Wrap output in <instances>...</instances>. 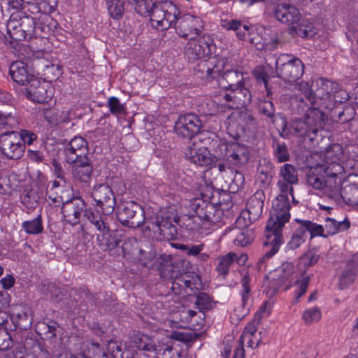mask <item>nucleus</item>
<instances>
[{
    "instance_id": "1",
    "label": "nucleus",
    "mask_w": 358,
    "mask_h": 358,
    "mask_svg": "<svg viewBox=\"0 0 358 358\" xmlns=\"http://www.w3.org/2000/svg\"><path fill=\"white\" fill-rule=\"evenodd\" d=\"M279 180L277 186L280 190L279 194L272 202L270 217L265 230L264 246L267 249L259 259L257 267L259 271L266 268V261L273 257L284 243L282 229L285 224L290 219L291 204L287 193L292 194L294 185L299 182L298 171L290 164H285L280 168Z\"/></svg>"
},
{
    "instance_id": "2",
    "label": "nucleus",
    "mask_w": 358,
    "mask_h": 358,
    "mask_svg": "<svg viewBox=\"0 0 358 358\" xmlns=\"http://www.w3.org/2000/svg\"><path fill=\"white\" fill-rule=\"evenodd\" d=\"M300 95L293 98L291 105L296 107L298 113H302L308 106V103L311 106L307 110L303 119L295 118L289 123L290 133L299 136L307 138L310 141H313L318 131L324 125L325 115L319 108L320 107L328 108L327 99L331 96L329 91H302Z\"/></svg>"
},
{
    "instance_id": "3",
    "label": "nucleus",
    "mask_w": 358,
    "mask_h": 358,
    "mask_svg": "<svg viewBox=\"0 0 358 358\" xmlns=\"http://www.w3.org/2000/svg\"><path fill=\"white\" fill-rule=\"evenodd\" d=\"M266 15L289 26V33L301 38H312L317 34V29L308 20L301 19L299 10L292 5L278 0H271L267 6Z\"/></svg>"
},
{
    "instance_id": "4",
    "label": "nucleus",
    "mask_w": 358,
    "mask_h": 358,
    "mask_svg": "<svg viewBox=\"0 0 358 358\" xmlns=\"http://www.w3.org/2000/svg\"><path fill=\"white\" fill-rule=\"evenodd\" d=\"M136 13L148 17L153 28L159 31L172 27L178 14V8L172 1L157 0H131Z\"/></svg>"
},
{
    "instance_id": "5",
    "label": "nucleus",
    "mask_w": 358,
    "mask_h": 358,
    "mask_svg": "<svg viewBox=\"0 0 358 358\" xmlns=\"http://www.w3.org/2000/svg\"><path fill=\"white\" fill-rule=\"evenodd\" d=\"M36 23L31 15L21 11L13 13L6 24L9 43L12 45L36 37Z\"/></svg>"
},
{
    "instance_id": "6",
    "label": "nucleus",
    "mask_w": 358,
    "mask_h": 358,
    "mask_svg": "<svg viewBox=\"0 0 358 358\" xmlns=\"http://www.w3.org/2000/svg\"><path fill=\"white\" fill-rule=\"evenodd\" d=\"M342 147L339 144H334L325 152L324 192L336 193L340 189L341 176L344 172V168L340 163Z\"/></svg>"
},
{
    "instance_id": "7",
    "label": "nucleus",
    "mask_w": 358,
    "mask_h": 358,
    "mask_svg": "<svg viewBox=\"0 0 358 358\" xmlns=\"http://www.w3.org/2000/svg\"><path fill=\"white\" fill-rule=\"evenodd\" d=\"M171 280V289L176 295H194L203 288V284L199 275L194 272L180 273L169 276Z\"/></svg>"
},
{
    "instance_id": "8",
    "label": "nucleus",
    "mask_w": 358,
    "mask_h": 358,
    "mask_svg": "<svg viewBox=\"0 0 358 358\" xmlns=\"http://www.w3.org/2000/svg\"><path fill=\"white\" fill-rule=\"evenodd\" d=\"M96 296L90 293L87 288L82 287L78 290L71 292L70 299L66 302L65 308L71 318L85 317L89 309V303L96 306Z\"/></svg>"
},
{
    "instance_id": "9",
    "label": "nucleus",
    "mask_w": 358,
    "mask_h": 358,
    "mask_svg": "<svg viewBox=\"0 0 358 358\" xmlns=\"http://www.w3.org/2000/svg\"><path fill=\"white\" fill-rule=\"evenodd\" d=\"M275 66L278 76L289 83L296 81L303 73V62L292 55H280L276 59Z\"/></svg>"
},
{
    "instance_id": "10",
    "label": "nucleus",
    "mask_w": 358,
    "mask_h": 358,
    "mask_svg": "<svg viewBox=\"0 0 358 358\" xmlns=\"http://www.w3.org/2000/svg\"><path fill=\"white\" fill-rule=\"evenodd\" d=\"M91 196L97 213L107 216L113 214L116 206V199L108 185L106 183L95 185L92 189Z\"/></svg>"
},
{
    "instance_id": "11",
    "label": "nucleus",
    "mask_w": 358,
    "mask_h": 358,
    "mask_svg": "<svg viewBox=\"0 0 358 358\" xmlns=\"http://www.w3.org/2000/svg\"><path fill=\"white\" fill-rule=\"evenodd\" d=\"M215 50L213 39L208 34L189 38L185 47V55L189 62H194L209 56Z\"/></svg>"
},
{
    "instance_id": "12",
    "label": "nucleus",
    "mask_w": 358,
    "mask_h": 358,
    "mask_svg": "<svg viewBox=\"0 0 358 358\" xmlns=\"http://www.w3.org/2000/svg\"><path fill=\"white\" fill-rule=\"evenodd\" d=\"M264 194L262 192H255L248 201L246 209L242 210L236 218L235 224L238 227H248L259 220L263 212Z\"/></svg>"
},
{
    "instance_id": "13",
    "label": "nucleus",
    "mask_w": 358,
    "mask_h": 358,
    "mask_svg": "<svg viewBox=\"0 0 358 358\" xmlns=\"http://www.w3.org/2000/svg\"><path fill=\"white\" fill-rule=\"evenodd\" d=\"M178 13H180L178 12ZM177 15L173 22L177 34L182 38H195L199 36L203 30V22L200 17L185 14L179 17Z\"/></svg>"
},
{
    "instance_id": "14",
    "label": "nucleus",
    "mask_w": 358,
    "mask_h": 358,
    "mask_svg": "<svg viewBox=\"0 0 358 358\" xmlns=\"http://www.w3.org/2000/svg\"><path fill=\"white\" fill-rule=\"evenodd\" d=\"M24 150L25 146L21 143L17 131H7L0 135V151L7 159H20L24 155Z\"/></svg>"
},
{
    "instance_id": "15",
    "label": "nucleus",
    "mask_w": 358,
    "mask_h": 358,
    "mask_svg": "<svg viewBox=\"0 0 358 358\" xmlns=\"http://www.w3.org/2000/svg\"><path fill=\"white\" fill-rule=\"evenodd\" d=\"M90 209L87 208V204L81 197H74L63 202L61 208L66 222L73 227L80 222L82 217L86 218V213Z\"/></svg>"
},
{
    "instance_id": "16",
    "label": "nucleus",
    "mask_w": 358,
    "mask_h": 358,
    "mask_svg": "<svg viewBox=\"0 0 358 358\" xmlns=\"http://www.w3.org/2000/svg\"><path fill=\"white\" fill-rule=\"evenodd\" d=\"M202 123L199 116L194 113L180 115L175 122L176 134L182 138L192 139L198 134Z\"/></svg>"
},
{
    "instance_id": "17",
    "label": "nucleus",
    "mask_w": 358,
    "mask_h": 358,
    "mask_svg": "<svg viewBox=\"0 0 358 358\" xmlns=\"http://www.w3.org/2000/svg\"><path fill=\"white\" fill-rule=\"evenodd\" d=\"M117 217L123 226L136 229L144 223L145 211L141 206L131 201L123 206L118 212Z\"/></svg>"
},
{
    "instance_id": "18",
    "label": "nucleus",
    "mask_w": 358,
    "mask_h": 358,
    "mask_svg": "<svg viewBox=\"0 0 358 358\" xmlns=\"http://www.w3.org/2000/svg\"><path fill=\"white\" fill-rule=\"evenodd\" d=\"M220 150L224 151V158L227 163L236 167L245 166L250 159L248 148L236 142H227L220 145Z\"/></svg>"
},
{
    "instance_id": "19",
    "label": "nucleus",
    "mask_w": 358,
    "mask_h": 358,
    "mask_svg": "<svg viewBox=\"0 0 358 358\" xmlns=\"http://www.w3.org/2000/svg\"><path fill=\"white\" fill-rule=\"evenodd\" d=\"M191 208L201 222L216 224L221 221L223 215L222 209L218 208L215 203L199 198H196L192 201Z\"/></svg>"
},
{
    "instance_id": "20",
    "label": "nucleus",
    "mask_w": 358,
    "mask_h": 358,
    "mask_svg": "<svg viewBox=\"0 0 358 358\" xmlns=\"http://www.w3.org/2000/svg\"><path fill=\"white\" fill-rule=\"evenodd\" d=\"M231 63V59L229 57H221L217 59L213 67L207 66L206 69V76L212 78H216L217 76L223 73L227 78L232 80L234 78H236V84L238 87H242L243 73L238 72L237 71H232L233 64Z\"/></svg>"
},
{
    "instance_id": "21",
    "label": "nucleus",
    "mask_w": 358,
    "mask_h": 358,
    "mask_svg": "<svg viewBox=\"0 0 358 358\" xmlns=\"http://www.w3.org/2000/svg\"><path fill=\"white\" fill-rule=\"evenodd\" d=\"M34 70L41 76L43 83H51L57 81L62 75V66L45 58H36L32 62Z\"/></svg>"
},
{
    "instance_id": "22",
    "label": "nucleus",
    "mask_w": 358,
    "mask_h": 358,
    "mask_svg": "<svg viewBox=\"0 0 358 358\" xmlns=\"http://www.w3.org/2000/svg\"><path fill=\"white\" fill-rule=\"evenodd\" d=\"M89 148L87 141L81 136H75L65 146V161L73 164L78 159L88 157Z\"/></svg>"
},
{
    "instance_id": "23",
    "label": "nucleus",
    "mask_w": 358,
    "mask_h": 358,
    "mask_svg": "<svg viewBox=\"0 0 358 358\" xmlns=\"http://www.w3.org/2000/svg\"><path fill=\"white\" fill-rule=\"evenodd\" d=\"M294 272V265L292 262H283L281 266L270 272L269 275L267 276L271 280L272 284L271 287L277 291L282 285L290 284Z\"/></svg>"
},
{
    "instance_id": "24",
    "label": "nucleus",
    "mask_w": 358,
    "mask_h": 358,
    "mask_svg": "<svg viewBox=\"0 0 358 358\" xmlns=\"http://www.w3.org/2000/svg\"><path fill=\"white\" fill-rule=\"evenodd\" d=\"M184 153L188 161L197 166H206L213 162V157L208 149L195 143L187 146Z\"/></svg>"
},
{
    "instance_id": "25",
    "label": "nucleus",
    "mask_w": 358,
    "mask_h": 358,
    "mask_svg": "<svg viewBox=\"0 0 358 358\" xmlns=\"http://www.w3.org/2000/svg\"><path fill=\"white\" fill-rule=\"evenodd\" d=\"M123 234L122 232L111 230L109 227L104 232L96 234V242L103 251H111L120 246Z\"/></svg>"
},
{
    "instance_id": "26",
    "label": "nucleus",
    "mask_w": 358,
    "mask_h": 358,
    "mask_svg": "<svg viewBox=\"0 0 358 358\" xmlns=\"http://www.w3.org/2000/svg\"><path fill=\"white\" fill-rule=\"evenodd\" d=\"M73 178L82 182L87 183L92 177L93 166L88 157L76 160L72 164Z\"/></svg>"
},
{
    "instance_id": "27",
    "label": "nucleus",
    "mask_w": 358,
    "mask_h": 358,
    "mask_svg": "<svg viewBox=\"0 0 358 358\" xmlns=\"http://www.w3.org/2000/svg\"><path fill=\"white\" fill-rule=\"evenodd\" d=\"M358 272V252L354 255L347 262L346 266L339 277V287L341 289L347 287L352 283Z\"/></svg>"
},
{
    "instance_id": "28",
    "label": "nucleus",
    "mask_w": 358,
    "mask_h": 358,
    "mask_svg": "<svg viewBox=\"0 0 358 358\" xmlns=\"http://www.w3.org/2000/svg\"><path fill=\"white\" fill-rule=\"evenodd\" d=\"M326 159L322 164L310 168L306 173V180L307 184L313 188L323 190L324 184V169Z\"/></svg>"
},
{
    "instance_id": "29",
    "label": "nucleus",
    "mask_w": 358,
    "mask_h": 358,
    "mask_svg": "<svg viewBox=\"0 0 358 358\" xmlns=\"http://www.w3.org/2000/svg\"><path fill=\"white\" fill-rule=\"evenodd\" d=\"M9 74L13 81L20 85H27L31 75L28 73L27 64L19 60L10 64Z\"/></svg>"
},
{
    "instance_id": "30",
    "label": "nucleus",
    "mask_w": 358,
    "mask_h": 358,
    "mask_svg": "<svg viewBox=\"0 0 358 358\" xmlns=\"http://www.w3.org/2000/svg\"><path fill=\"white\" fill-rule=\"evenodd\" d=\"M130 342L133 347L139 350L154 352L156 350V345L153 338L141 332H134L130 336Z\"/></svg>"
},
{
    "instance_id": "31",
    "label": "nucleus",
    "mask_w": 358,
    "mask_h": 358,
    "mask_svg": "<svg viewBox=\"0 0 358 358\" xmlns=\"http://www.w3.org/2000/svg\"><path fill=\"white\" fill-rule=\"evenodd\" d=\"M173 222L179 226L178 229L180 234L194 233L200 229L202 225L201 219L196 215L182 219L177 216L173 218Z\"/></svg>"
},
{
    "instance_id": "32",
    "label": "nucleus",
    "mask_w": 358,
    "mask_h": 358,
    "mask_svg": "<svg viewBox=\"0 0 358 358\" xmlns=\"http://www.w3.org/2000/svg\"><path fill=\"white\" fill-rule=\"evenodd\" d=\"M40 196L36 189L33 188L24 189L20 195L21 203L24 206L23 211L30 213L38 206Z\"/></svg>"
},
{
    "instance_id": "33",
    "label": "nucleus",
    "mask_w": 358,
    "mask_h": 358,
    "mask_svg": "<svg viewBox=\"0 0 358 358\" xmlns=\"http://www.w3.org/2000/svg\"><path fill=\"white\" fill-rule=\"evenodd\" d=\"M159 231V234L164 238L170 240L177 238L179 234V229L177 228V224H173L169 217L162 218L157 220L156 223Z\"/></svg>"
},
{
    "instance_id": "34",
    "label": "nucleus",
    "mask_w": 358,
    "mask_h": 358,
    "mask_svg": "<svg viewBox=\"0 0 358 358\" xmlns=\"http://www.w3.org/2000/svg\"><path fill=\"white\" fill-rule=\"evenodd\" d=\"M350 227V221L345 218L343 221H337L331 217L324 220V232L326 237L348 230Z\"/></svg>"
},
{
    "instance_id": "35",
    "label": "nucleus",
    "mask_w": 358,
    "mask_h": 358,
    "mask_svg": "<svg viewBox=\"0 0 358 358\" xmlns=\"http://www.w3.org/2000/svg\"><path fill=\"white\" fill-rule=\"evenodd\" d=\"M273 164L270 161L266 159L260 160L257 180L262 187H266L270 185L273 178Z\"/></svg>"
},
{
    "instance_id": "36",
    "label": "nucleus",
    "mask_w": 358,
    "mask_h": 358,
    "mask_svg": "<svg viewBox=\"0 0 358 358\" xmlns=\"http://www.w3.org/2000/svg\"><path fill=\"white\" fill-rule=\"evenodd\" d=\"M21 227L27 235L37 236L43 234L44 227L42 215L40 213L32 220L22 222Z\"/></svg>"
},
{
    "instance_id": "37",
    "label": "nucleus",
    "mask_w": 358,
    "mask_h": 358,
    "mask_svg": "<svg viewBox=\"0 0 358 358\" xmlns=\"http://www.w3.org/2000/svg\"><path fill=\"white\" fill-rule=\"evenodd\" d=\"M36 331L44 339H51L57 336L59 324L55 321L38 322L36 324Z\"/></svg>"
},
{
    "instance_id": "38",
    "label": "nucleus",
    "mask_w": 358,
    "mask_h": 358,
    "mask_svg": "<svg viewBox=\"0 0 358 358\" xmlns=\"http://www.w3.org/2000/svg\"><path fill=\"white\" fill-rule=\"evenodd\" d=\"M235 227H229L225 229L223 235H229L233 238V241L236 245L245 246L250 243V238L245 234L242 229L246 227H238L236 224Z\"/></svg>"
},
{
    "instance_id": "39",
    "label": "nucleus",
    "mask_w": 358,
    "mask_h": 358,
    "mask_svg": "<svg viewBox=\"0 0 358 358\" xmlns=\"http://www.w3.org/2000/svg\"><path fill=\"white\" fill-rule=\"evenodd\" d=\"M105 1L110 16L115 20H119L124 14L126 3H130L131 0H105Z\"/></svg>"
},
{
    "instance_id": "40",
    "label": "nucleus",
    "mask_w": 358,
    "mask_h": 358,
    "mask_svg": "<svg viewBox=\"0 0 358 358\" xmlns=\"http://www.w3.org/2000/svg\"><path fill=\"white\" fill-rule=\"evenodd\" d=\"M229 118L236 121L241 127L253 125L255 123L252 112L246 108L235 110L231 113Z\"/></svg>"
},
{
    "instance_id": "41",
    "label": "nucleus",
    "mask_w": 358,
    "mask_h": 358,
    "mask_svg": "<svg viewBox=\"0 0 358 358\" xmlns=\"http://www.w3.org/2000/svg\"><path fill=\"white\" fill-rule=\"evenodd\" d=\"M104 216L103 214L101 215L98 213H96L92 208L86 213V220L96 228V231H99L98 234L104 232L110 227Z\"/></svg>"
},
{
    "instance_id": "42",
    "label": "nucleus",
    "mask_w": 358,
    "mask_h": 358,
    "mask_svg": "<svg viewBox=\"0 0 358 358\" xmlns=\"http://www.w3.org/2000/svg\"><path fill=\"white\" fill-rule=\"evenodd\" d=\"M296 221L301 224L299 227L304 234L306 232L310 233V238L317 236L327 238L324 232V228L322 225L317 224L309 220H301L296 219Z\"/></svg>"
},
{
    "instance_id": "43",
    "label": "nucleus",
    "mask_w": 358,
    "mask_h": 358,
    "mask_svg": "<svg viewBox=\"0 0 358 358\" xmlns=\"http://www.w3.org/2000/svg\"><path fill=\"white\" fill-rule=\"evenodd\" d=\"M236 255L235 253L229 252L222 257L217 258V264L215 270L220 275L226 276L229 271L230 266L236 259Z\"/></svg>"
},
{
    "instance_id": "44",
    "label": "nucleus",
    "mask_w": 358,
    "mask_h": 358,
    "mask_svg": "<svg viewBox=\"0 0 358 358\" xmlns=\"http://www.w3.org/2000/svg\"><path fill=\"white\" fill-rule=\"evenodd\" d=\"M24 93L29 100L37 103H47L54 96L53 91H24Z\"/></svg>"
},
{
    "instance_id": "45",
    "label": "nucleus",
    "mask_w": 358,
    "mask_h": 358,
    "mask_svg": "<svg viewBox=\"0 0 358 358\" xmlns=\"http://www.w3.org/2000/svg\"><path fill=\"white\" fill-rule=\"evenodd\" d=\"M10 320L16 328L23 330L29 329L32 324V317L29 313L24 310L13 314Z\"/></svg>"
},
{
    "instance_id": "46",
    "label": "nucleus",
    "mask_w": 358,
    "mask_h": 358,
    "mask_svg": "<svg viewBox=\"0 0 358 358\" xmlns=\"http://www.w3.org/2000/svg\"><path fill=\"white\" fill-rule=\"evenodd\" d=\"M224 99L231 108H237L245 103V94L243 91H230L224 95Z\"/></svg>"
},
{
    "instance_id": "47",
    "label": "nucleus",
    "mask_w": 358,
    "mask_h": 358,
    "mask_svg": "<svg viewBox=\"0 0 358 358\" xmlns=\"http://www.w3.org/2000/svg\"><path fill=\"white\" fill-rule=\"evenodd\" d=\"M252 75L259 87L264 86L265 90H271L273 87V86L270 85V77L266 73L264 67H256L252 71Z\"/></svg>"
},
{
    "instance_id": "48",
    "label": "nucleus",
    "mask_w": 358,
    "mask_h": 358,
    "mask_svg": "<svg viewBox=\"0 0 358 358\" xmlns=\"http://www.w3.org/2000/svg\"><path fill=\"white\" fill-rule=\"evenodd\" d=\"M273 155L278 163L288 161L290 156L286 143L284 142L274 141Z\"/></svg>"
},
{
    "instance_id": "49",
    "label": "nucleus",
    "mask_w": 358,
    "mask_h": 358,
    "mask_svg": "<svg viewBox=\"0 0 358 358\" xmlns=\"http://www.w3.org/2000/svg\"><path fill=\"white\" fill-rule=\"evenodd\" d=\"M252 279L248 273H245L241 280L240 294L241 296L242 306L244 308L247 304L251 293V283Z\"/></svg>"
},
{
    "instance_id": "50",
    "label": "nucleus",
    "mask_w": 358,
    "mask_h": 358,
    "mask_svg": "<svg viewBox=\"0 0 358 358\" xmlns=\"http://www.w3.org/2000/svg\"><path fill=\"white\" fill-rule=\"evenodd\" d=\"M304 234L299 227L292 234L290 240L287 243L285 251L294 250L305 242Z\"/></svg>"
},
{
    "instance_id": "51",
    "label": "nucleus",
    "mask_w": 358,
    "mask_h": 358,
    "mask_svg": "<svg viewBox=\"0 0 358 358\" xmlns=\"http://www.w3.org/2000/svg\"><path fill=\"white\" fill-rule=\"evenodd\" d=\"M195 305L200 311H205L212 309L214 306V302L208 294L205 292H198Z\"/></svg>"
},
{
    "instance_id": "52",
    "label": "nucleus",
    "mask_w": 358,
    "mask_h": 358,
    "mask_svg": "<svg viewBox=\"0 0 358 358\" xmlns=\"http://www.w3.org/2000/svg\"><path fill=\"white\" fill-rule=\"evenodd\" d=\"M174 247L180 250H181L183 254L187 256L196 257L203 250L204 245L199 244H182V243H176L174 245Z\"/></svg>"
},
{
    "instance_id": "53",
    "label": "nucleus",
    "mask_w": 358,
    "mask_h": 358,
    "mask_svg": "<svg viewBox=\"0 0 358 358\" xmlns=\"http://www.w3.org/2000/svg\"><path fill=\"white\" fill-rule=\"evenodd\" d=\"M19 122L17 119L12 113H3L0 112V128L14 129L17 127Z\"/></svg>"
},
{
    "instance_id": "54",
    "label": "nucleus",
    "mask_w": 358,
    "mask_h": 358,
    "mask_svg": "<svg viewBox=\"0 0 358 358\" xmlns=\"http://www.w3.org/2000/svg\"><path fill=\"white\" fill-rule=\"evenodd\" d=\"M311 87H315L316 90H327L328 88H330L331 90H337L339 87V84L336 82H333L330 80L320 78L313 80L311 83Z\"/></svg>"
},
{
    "instance_id": "55",
    "label": "nucleus",
    "mask_w": 358,
    "mask_h": 358,
    "mask_svg": "<svg viewBox=\"0 0 358 358\" xmlns=\"http://www.w3.org/2000/svg\"><path fill=\"white\" fill-rule=\"evenodd\" d=\"M215 204L218 208L222 209L223 214L224 211L229 210L234 207V204L231 201V196L226 192H223L220 195L219 201Z\"/></svg>"
},
{
    "instance_id": "56",
    "label": "nucleus",
    "mask_w": 358,
    "mask_h": 358,
    "mask_svg": "<svg viewBox=\"0 0 358 358\" xmlns=\"http://www.w3.org/2000/svg\"><path fill=\"white\" fill-rule=\"evenodd\" d=\"M320 317L321 312L317 307L306 309L303 313V319L307 324L317 322Z\"/></svg>"
},
{
    "instance_id": "57",
    "label": "nucleus",
    "mask_w": 358,
    "mask_h": 358,
    "mask_svg": "<svg viewBox=\"0 0 358 358\" xmlns=\"http://www.w3.org/2000/svg\"><path fill=\"white\" fill-rule=\"evenodd\" d=\"M38 9L43 13H51L55 10L57 5V0H37Z\"/></svg>"
},
{
    "instance_id": "58",
    "label": "nucleus",
    "mask_w": 358,
    "mask_h": 358,
    "mask_svg": "<svg viewBox=\"0 0 358 358\" xmlns=\"http://www.w3.org/2000/svg\"><path fill=\"white\" fill-rule=\"evenodd\" d=\"M107 106L112 114H122L124 110V105L115 96H110L108 99Z\"/></svg>"
},
{
    "instance_id": "59",
    "label": "nucleus",
    "mask_w": 358,
    "mask_h": 358,
    "mask_svg": "<svg viewBox=\"0 0 358 358\" xmlns=\"http://www.w3.org/2000/svg\"><path fill=\"white\" fill-rule=\"evenodd\" d=\"M310 282V279L308 277H304L301 282H299V285L298 288L295 290V299L293 300L292 303H297L299 301V299L305 294L307 291L308 286Z\"/></svg>"
},
{
    "instance_id": "60",
    "label": "nucleus",
    "mask_w": 358,
    "mask_h": 358,
    "mask_svg": "<svg viewBox=\"0 0 358 358\" xmlns=\"http://www.w3.org/2000/svg\"><path fill=\"white\" fill-rule=\"evenodd\" d=\"M18 135L21 138V143H24V146L26 144L31 145L37 139V135L27 129H22L20 132H18Z\"/></svg>"
},
{
    "instance_id": "61",
    "label": "nucleus",
    "mask_w": 358,
    "mask_h": 358,
    "mask_svg": "<svg viewBox=\"0 0 358 358\" xmlns=\"http://www.w3.org/2000/svg\"><path fill=\"white\" fill-rule=\"evenodd\" d=\"M13 345L11 336L8 331H3L0 333V351L9 350Z\"/></svg>"
},
{
    "instance_id": "62",
    "label": "nucleus",
    "mask_w": 358,
    "mask_h": 358,
    "mask_svg": "<svg viewBox=\"0 0 358 358\" xmlns=\"http://www.w3.org/2000/svg\"><path fill=\"white\" fill-rule=\"evenodd\" d=\"M261 113L268 117H273L275 113V107L272 101H264L259 106Z\"/></svg>"
},
{
    "instance_id": "63",
    "label": "nucleus",
    "mask_w": 358,
    "mask_h": 358,
    "mask_svg": "<svg viewBox=\"0 0 358 358\" xmlns=\"http://www.w3.org/2000/svg\"><path fill=\"white\" fill-rule=\"evenodd\" d=\"M27 158L36 163L43 162L45 159V155L43 151L38 150L28 149L27 151Z\"/></svg>"
},
{
    "instance_id": "64",
    "label": "nucleus",
    "mask_w": 358,
    "mask_h": 358,
    "mask_svg": "<svg viewBox=\"0 0 358 358\" xmlns=\"http://www.w3.org/2000/svg\"><path fill=\"white\" fill-rule=\"evenodd\" d=\"M318 259V256L313 252L308 251L302 256L301 262H303L305 266H312L317 262Z\"/></svg>"
}]
</instances>
